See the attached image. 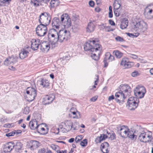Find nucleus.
I'll return each instance as SVG.
<instances>
[{"mask_svg": "<svg viewBox=\"0 0 153 153\" xmlns=\"http://www.w3.org/2000/svg\"><path fill=\"white\" fill-rule=\"evenodd\" d=\"M121 1L120 0H116L114 3V9L120 10L121 6Z\"/></svg>", "mask_w": 153, "mask_h": 153, "instance_id": "obj_29", "label": "nucleus"}, {"mask_svg": "<svg viewBox=\"0 0 153 153\" xmlns=\"http://www.w3.org/2000/svg\"><path fill=\"white\" fill-rule=\"evenodd\" d=\"M15 134V133L14 131L11 132L9 133L6 134V136L7 137H9L11 136H13Z\"/></svg>", "mask_w": 153, "mask_h": 153, "instance_id": "obj_57", "label": "nucleus"}, {"mask_svg": "<svg viewBox=\"0 0 153 153\" xmlns=\"http://www.w3.org/2000/svg\"><path fill=\"white\" fill-rule=\"evenodd\" d=\"M115 39L117 41H119L120 42H122L124 41V39L121 37L118 36L115 38Z\"/></svg>", "mask_w": 153, "mask_h": 153, "instance_id": "obj_54", "label": "nucleus"}, {"mask_svg": "<svg viewBox=\"0 0 153 153\" xmlns=\"http://www.w3.org/2000/svg\"><path fill=\"white\" fill-rule=\"evenodd\" d=\"M139 60L142 63H144L146 62V61L144 59H139Z\"/></svg>", "mask_w": 153, "mask_h": 153, "instance_id": "obj_64", "label": "nucleus"}, {"mask_svg": "<svg viewBox=\"0 0 153 153\" xmlns=\"http://www.w3.org/2000/svg\"><path fill=\"white\" fill-rule=\"evenodd\" d=\"M57 41L62 42L67 41L70 37L69 31L66 30H60L59 31Z\"/></svg>", "mask_w": 153, "mask_h": 153, "instance_id": "obj_6", "label": "nucleus"}, {"mask_svg": "<svg viewBox=\"0 0 153 153\" xmlns=\"http://www.w3.org/2000/svg\"><path fill=\"white\" fill-rule=\"evenodd\" d=\"M95 28V26L93 22H90L87 27V31L88 32H91L94 30Z\"/></svg>", "mask_w": 153, "mask_h": 153, "instance_id": "obj_27", "label": "nucleus"}, {"mask_svg": "<svg viewBox=\"0 0 153 153\" xmlns=\"http://www.w3.org/2000/svg\"><path fill=\"white\" fill-rule=\"evenodd\" d=\"M147 25L143 21L136 22L133 27V30L137 32L136 37H137L140 34H143L147 30Z\"/></svg>", "mask_w": 153, "mask_h": 153, "instance_id": "obj_4", "label": "nucleus"}, {"mask_svg": "<svg viewBox=\"0 0 153 153\" xmlns=\"http://www.w3.org/2000/svg\"><path fill=\"white\" fill-rule=\"evenodd\" d=\"M59 0H51L50 4L51 8L56 7L59 5Z\"/></svg>", "mask_w": 153, "mask_h": 153, "instance_id": "obj_33", "label": "nucleus"}, {"mask_svg": "<svg viewBox=\"0 0 153 153\" xmlns=\"http://www.w3.org/2000/svg\"><path fill=\"white\" fill-rule=\"evenodd\" d=\"M127 34L128 36H129L130 37H136V35H137V34H136V33H135V35H134L132 33H127Z\"/></svg>", "mask_w": 153, "mask_h": 153, "instance_id": "obj_62", "label": "nucleus"}, {"mask_svg": "<svg viewBox=\"0 0 153 153\" xmlns=\"http://www.w3.org/2000/svg\"><path fill=\"white\" fill-rule=\"evenodd\" d=\"M120 91H122L127 96L130 95L131 92V88L130 86L127 85H121Z\"/></svg>", "mask_w": 153, "mask_h": 153, "instance_id": "obj_14", "label": "nucleus"}, {"mask_svg": "<svg viewBox=\"0 0 153 153\" xmlns=\"http://www.w3.org/2000/svg\"><path fill=\"white\" fill-rule=\"evenodd\" d=\"M105 57L103 61L104 64V67H106L108 65V62H111L114 59V57L109 52H107L106 53Z\"/></svg>", "mask_w": 153, "mask_h": 153, "instance_id": "obj_15", "label": "nucleus"}, {"mask_svg": "<svg viewBox=\"0 0 153 153\" xmlns=\"http://www.w3.org/2000/svg\"><path fill=\"white\" fill-rule=\"evenodd\" d=\"M87 144V140L86 139H84L81 141L80 143V145L82 146H85Z\"/></svg>", "mask_w": 153, "mask_h": 153, "instance_id": "obj_49", "label": "nucleus"}, {"mask_svg": "<svg viewBox=\"0 0 153 153\" xmlns=\"http://www.w3.org/2000/svg\"><path fill=\"white\" fill-rule=\"evenodd\" d=\"M47 26L42 24L38 25L36 28V32L38 36H43L46 34L47 32Z\"/></svg>", "mask_w": 153, "mask_h": 153, "instance_id": "obj_10", "label": "nucleus"}, {"mask_svg": "<svg viewBox=\"0 0 153 153\" xmlns=\"http://www.w3.org/2000/svg\"><path fill=\"white\" fill-rule=\"evenodd\" d=\"M89 5L91 7H93L94 5V3L93 1H90L89 2Z\"/></svg>", "mask_w": 153, "mask_h": 153, "instance_id": "obj_60", "label": "nucleus"}, {"mask_svg": "<svg viewBox=\"0 0 153 153\" xmlns=\"http://www.w3.org/2000/svg\"><path fill=\"white\" fill-rule=\"evenodd\" d=\"M79 26L77 25H74L72 27L73 31L74 32H77L79 29Z\"/></svg>", "mask_w": 153, "mask_h": 153, "instance_id": "obj_47", "label": "nucleus"}, {"mask_svg": "<svg viewBox=\"0 0 153 153\" xmlns=\"http://www.w3.org/2000/svg\"><path fill=\"white\" fill-rule=\"evenodd\" d=\"M48 40L50 41H57V37H56V36L53 34L48 33Z\"/></svg>", "mask_w": 153, "mask_h": 153, "instance_id": "obj_35", "label": "nucleus"}, {"mask_svg": "<svg viewBox=\"0 0 153 153\" xmlns=\"http://www.w3.org/2000/svg\"><path fill=\"white\" fill-rule=\"evenodd\" d=\"M142 91V92L143 93V94L146 93V90L145 88L141 85H137L134 90V92L138 91L139 94L140 91Z\"/></svg>", "mask_w": 153, "mask_h": 153, "instance_id": "obj_25", "label": "nucleus"}, {"mask_svg": "<svg viewBox=\"0 0 153 153\" xmlns=\"http://www.w3.org/2000/svg\"><path fill=\"white\" fill-rule=\"evenodd\" d=\"M13 148L15 149L16 152H19L22 150V144L19 141H15L13 142Z\"/></svg>", "mask_w": 153, "mask_h": 153, "instance_id": "obj_21", "label": "nucleus"}, {"mask_svg": "<svg viewBox=\"0 0 153 153\" xmlns=\"http://www.w3.org/2000/svg\"><path fill=\"white\" fill-rule=\"evenodd\" d=\"M84 49L85 51H89L91 52H98L99 54L101 50V45L96 43L94 40H90L85 43L84 45Z\"/></svg>", "mask_w": 153, "mask_h": 153, "instance_id": "obj_3", "label": "nucleus"}, {"mask_svg": "<svg viewBox=\"0 0 153 153\" xmlns=\"http://www.w3.org/2000/svg\"><path fill=\"white\" fill-rule=\"evenodd\" d=\"M51 17L49 13L45 12L42 13L39 16V22L40 24L48 26L51 22Z\"/></svg>", "mask_w": 153, "mask_h": 153, "instance_id": "obj_5", "label": "nucleus"}, {"mask_svg": "<svg viewBox=\"0 0 153 153\" xmlns=\"http://www.w3.org/2000/svg\"><path fill=\"white\" fill-rule=\"evenodd\" d=\"M38 82L39 85L44 88L48 87L50 84V83L48 80L45 79H41L40 81H39Z\"/></svg>", "mask_w": 153, "mask_h": 153, "instance_id": "obj_23", "label": "nucleus"}, {"mask_svg": "<svg viewBox=\"0 0 153 153\" xmlns=\"http://www.w3.org/2000/svg\"><path fill=\"white\" fill-rule=\"evenodd\" d=\"M136 131L138 133V139L140 142L145 143L149 142L150 138H151L152 135L151 131L145 132L140 126L139 127Z\"/></svg>", "mask_w": 153, "mask_h": 153, "instance_id": "obj_2", "label": "nucleus"}, {"mask_svg": "<svg viewBox=\"0 0 153 153\" xmlns=\"http://www.w3.org/2000/svg\"><path fill=\"white\" fill-rule=\"evenodd\" d=\"M109 146L108 143L107 142L102 143L100 146V149L102 152L103 153H108L109 152L108 150Z\"/></svg>", "mask_w": 153, "mask_h": 153, "instance_id": "obj_22", "label": "nucleus"}, {"mask_svg": "<svg viewBox=\"0 0 153 153\" xmlns=\"http://www.w3.org/2000/svg\"><path fill=\"white\" fill-rule=\"evenodd\" d=\"M138 100L136 97H131L128 99L127 102V106L128 107H131L132 106V103L134 102L135 101Z\"/></svg>", "mask_w": 153, "mask_h": 153, "instance_id": "obj_31", "label": "nucleus"}, {"mask_svg": "<svg viewBox=\"0 0 153 153\" xmlns=\"http://www.w3.org/2000/svg\"><path fill=\"white\" fill-rule=\"evenodd\" d=\"M114 12L115 16L116 17L119 16L120 14L119 10L114 9Z\"/></svg>", "mask_w": 153, "mask_h": 153, "instance_id": "obj_50", "label": "nucleus"}, {"mask_svg": "<svg viewBox=\"0 0 153 153\" xmlns=\"http://www.w3.org/2000/svg\"><path fill=\"white\" fill-rule=\"evenodd\" d=\"M91 57L95 61L98 60L99 59V57L95 53L92 54Z\"/></svg>", "mask_w": 153, "mask_h": 153, "instance_id": "obj_52", "label": "nucleus"}, {"mask_svg": "<svg viewBox=\"0 0 153 153\" xmlns=\"http://www.w3.org/2000/svg\"><path fill=\"white\" fill-rule=\"evenodd\" d=\"M30 111V110L29 109V107L27 106L23 110V113L24 114H29Z\"/></svg>", "mask_w": 153, "mask_h": 153, "instance_id": "obj_48", "label": "nucleus"}, {"mask_svg": "<svg viewBox=\"0 0 153 153\" xmlns=\"http://www.w3.org/2000/svg\"><path fill=\"white\" fill-rule=\"evenodd\" d=\"M128 61V59L126 57L123 58L122 59L121 61L120 65L122 66H123L124 67Z\"/></svg>", "mask_w": 153, "mask_h": 153, "instance_id": "obj_42", "label": "nucleus"}, {"mask_svg": "<svg viewBox=\"0 0 153 153\" xmlns=\"http://www.w3.org/2000/svg\"><path fill=\"white\" fill-rule=\"evenodd\" d=\"M128 57L133 59H136L138 58V56L135 54H132L131 53H128Z\"/></svg>", "mask_w": 153, "mask_h": 153, "instance_id": "obj_45", "label": "nucleus"}, {"mask_svg": "<svg viewBox=\"0 0 153 153\" xmlns=\"http://www.w3.org/2000/svg\"><path fill=\"white\" fill-rule=\"evenodd\" d=\"M38 153H52L51 151H49L46 152L45 150L41 149V150L38 152Z\"/></svg>", "mask_w": 153, "mask_h": 153, "instance_id": "obj_58", "label": "nucleus"}, {"mask_svg": "<svg viewBox=\"0 0 153 153\" xmlns=\"http://www.w3.org/2000/svg\"><path fill=\"white\" fill-rule=\"evenodd\" d=\"M117 128L118 133L122 137L125 138L128 137L132 139H136L137 136L134 134L133 131H130L127 126H118Z\"/></svg>", "mask_w": 153, "mask_h": 153, "instance_id": "obj_1", "label": "nucleus"}, {"mask_svg": "<svg viewBox=\"0 0 153 153\" xmlns=\"http://www.w3.org/2000/svg\"><path fill=\"white\" fill-rule=\"evenodd\" d=\"M131 62L128 61L124 67L125 68H130L131 67Z\"/></svg>", "mask_w": 153, "mask_h": 153, "instance_id": "obj_53", "label": "nucleus"}, {"mask_svg": "<svg viewBox=\"0 0 153 153\" xmlns=\"http://www.w3.org/2000/svg\"><path fill=\"white\" fill-rule=\"evenodd\" d=\"M113 53L116 57L117 58H120L122 57L123 53L119 51H113Z\"/></svg>", "mask_w": 153, "mask_h": 153, "instance_id": "obj_38", "label": "nucleus"}, {"mask_svg": "<svg viewBox=\"0 0 153 153\" xmlns=\"http://www.w3.org/2000/svg\"><path fill=\"white\" fill-rule=\"evenodd\" d=\"M50 48V44L47 42H43L41 44L40 49L42 52H48Z\"/></svg>", "mask_w": 153, "mask_h": 153, "instance_id": "obj_16", "label": "nucleus"}, {"mask_svg": "<svg viewBox=\"0 0 153 153\" xmlns=\"http://www.w3.org/2000/svg\"><path fill=\"white\" fill-rule=\"evenodd\" d=\"M55 98V96L53 94L46 95L43 98L42 103L44 105L49 104L52 102Z\"/></svg>", "mask_w": 153, "mask_h": 153, "instance_id": "obj_13", "label": "nucleus"}, {"mask_svg": "<svg viewBox=\"0 0 153 153\" xmlns=\"http://www.w3.org/2000/svg\"><path fill=\"white\" fill-rule=\"evenodd\" d=\"M153 13V4H147L144 10V15L147 19H152L153 16L152 15Z\"/></svg>", "mask_w": 153, "mask_h": 153, "instance_id": "obj_8", "label": "nucleus"}, {"mask_svg": "<svg viewBox=\"0 0 153 153\" xmlns=\"http://www.w3.org/2000/svg\"><path fill=\"white\" fill-rule=\"evenodd\" d=\"M77 110L74 108H71L70 110V112L72 113L74 116L76 114Z\"/></svg>", "mask_w": 153, "mask_h": 153, "instance_id": "obj_59", "label": "nucleus"}, {"mask_svg": "<svg viewBox=\"0 0 153 153\" xmlns=\"http://www.w3.org/2000/svg\"><path fill=\"white\" fill-rule=\"evenodd\" d=\"M61 22L58 18L55 17L52 20V26L53 28H56L58 29L60 26Z\"/></svg>", "mask_w": 153, "mask_h": 153, "instance_id": "obj_19", "label": "nucleus"}, {"mask_svg": "<svg viewBox=\"0 0 153 153\" xmlns=\"http://www.w3.org/2000/svg\"><path fill=\"white\" fill-rule=\"evenodd\" d=\"M139 75V74L137 71H134L131 74V75L133 77H135Z\"/></svg>", "mask_w": 153, "mask_h": 153, "instance_id": "obj_55", "label": "nucleus"}, {"mask_svg": "<svg viewBox=\"0 0 153 153\" xmlns=\"http://www.w3.org/2000/svg\"><path fill=\"white\" fill-rule=\"evenodd\" d=\"M65 125V129L67 131H69L71 129H73V130H76L75 128L73 126V123L70 120H66L64 121Z\"/></svg>", "mask_w": 153, "mask_h": 153, "instance_id": "obj_17", "label": "nucleus"}, {"mask_svg": "<svg viewBox=\"0 0 153 153\" xmlns=\"http://www.w3.org/2000/svg\"><path fill=\"white\" fill-rule=\"evenodd\" d=\"M113 15L112 13V11H109L108 13V17L110 18H111L113 17Z\"/></svg>", "mask_w": 153, "mask_h": 153, "instance_id": "obj_63", "label": "nucleus"}, {"mask_svg": "<svg viewBox=\"0 0 153 153\" xmlns=\"http://www.w3.org/2000/svg\"><path fill=\"white\" fill-rule=\"evenodd\" d=\"M62 25L65 28H68L71 26V19L67 14H64L61 16Z\"/></svg>", "mask_w": 153, "mask_h": 153, "instance_id": "obj_9", "label": "nucleus"}, {"mask_svg": "<svg viewBox=\"0 0 153 153\" xmlns=\"http://www.w3.org/2000/svg\"><path fill=\"white\" fill-rule=\"evenodd\" d=\"M50 0H41V2L42 3L40 5H46Z\"/></svg>", "mask_w": 153, "mask_h": 153, "instance_id": "obj_51", "label": "nucleus"}, {"mask_svg": "<svg viewBox=\"0 0 153 153\" xmlns=\"http://www.w3.org/2000/svg\"><path fill=\"white\" fill-rule=\"evenodd\" d=\"M109 134L110 135L108 136V137L111 140H113L116 139V135L113 131H111L110 133Z\"/></svg>", "mask_w": 153, "mask_h": 153, "instance_id": "obj_40", "label": "nucleus"}, {"mask_svg": "<svg viewBox=\"0 0 153 153\" xmlns=\"http://www.w3.org/2000/svg\"><path fill=\"white\" fill-rule=\"evenodd\" d=\"M13 142H10L7 143L5 145L3 149L7 152H10L13 149Z\"/></svg>", "mask_w": 153, "mask_h": 153, "instance_id": "obj_20", "label": "nucleus"}, {"mask_svg": "<svg viewBox=\"0 0 153 153\" xmlns=\"http://www.w3.org/2000/svg\"><path fill=\"white\" fill-rule=\"evenodd\" d=\"M139 102V100H137V101H135L134 102L132 103L131 104L132 105L131 107H128V109L131 110H134L136 108L138 105V103Z\"/></svg>", "mask_w": 153, "mask_h": 153, "instance_id": "obj_36", "label": "nucleus"}, {"mask_svg": "<svg viewBox=\"0 0 153 153\" xmlns=\"http://www.w3.org/2000/svg\"><path fill=\"white\" fill-rule=\"evenodd\" d=\"M127 95L125 94L122 91H119L115 94L116 101L117 102L119 103H123L124 100L126 97Z\"/></svg>", "mask_w": 153, "mask_h": 153, "instance_id": "obj_11", "label": "nucleus"}, {"mask_svg": "<svg viewBox=\"0 0 153 153\" xmlns=\"http://www.w3.org/2000/svg\"><path fill=\"white\" fill-rule=\"evenodd\" d=\"M81 139L80 137L79 136H78L75 138V142L77 143H78L79 142Z\"/></svg>", "mask_w": 153, "mask_h": 153, "instance_id": "obj_61", "label": "nucleus"}, {"mask_svg": "<svg viewBox=\"0 0 153 153\" xmlns=\"http://www.w3.org/2000/svg\"><path fill=\"white\" fill-rule=\"evenodd\" d=\"M26 92L27 94L26 99L28 101H31L33 100L36 96V90L32 87L27 88Z\"/></svg>", "mask_w": 153, "mask_h": 153, "instance_id": "obj_7", "label": "nucleus"}, {"mask_svg": "<svg viewBox=\"0 0 153 153\" xmlns=\"http://www.w3.org/2000/svg\"><path fill=\"white\" fill-rule=\"evenodd\" d=\"M102 26L103 27V28H105V30L106 31L108 32L110 31L111 30L110 28V26H107L105 27V26L104 25V24H102L101 25V26Z\"/></svg>", "mask_w": 153, "mask_h": 153, "instance_id": "obj_56", "label": "nucleus"}, {"mask_svg": "<svg viewBox=\"0 0 153 153\" xmlns=\"http://www.w3.org/2000/svg\"><path fill=\"white\" fill-rule=\"evenodd\" d=\"M54 28H53L50 29L48 33L51 34H53L54 35L56 36V37H58V36L59 33V30H57V29L56 30Z\"/></svg>", "mask_w": 153, "mask_h": 153, "instance_id": "obj_37", "label": "nucleus"}, {"mask_svg": "<svg viewBox=\"0 0 153 153\" xmlns=\"http://www.w3.org/2000/svg\"><path fill=\"white\" fill-rule=\"evenodd\" d=\"M57 41H51L50 45V48H54L55 47L57 46L58 43L57 42Z\"/></svg>", "mask_w": 153, "mask_h": 153, "instance_id": "obj_44", "label": "nucleus"}, {"mask_svg": "<svg viewBox=\"0 0 153 153\" xmlns=\"http://www.w3.org/2000/svg\"><path fill=\"white\" fill-rule=\"evenodd\" d=\"M29 53V52L27 51L24 50L21 52L19 54V57L20 59H23L26 58Z\"/></svg>", "mask_w": 153, "mask_h": 153, "instance_id": "obj_32", "label": "nucleus"}, {"mask_svg": "<svg viewBox=\"0 0 153 153\" xmlns=\"http://www.w3.org/2000/svg\"><path fill=\"white\" fill-rule=\"evenodd\" d=\"M31 43V48L34 51L37 50L40 44V40L39 39H32L30 41Z\"/></svg>", "mask_w": 153, "mask_h": 153, "instance_id": "obj_18", "label": "nucleus"}, {"mask_svg": "<svg viewBox=\"0 0 153 153\" xmlns=\"http://www.w3.org/2000/svg\"><path fill=\"white\" fill-rule=\"evenodd\" d=\"M81 115L80 113L79 112L76 111V114H75V116H73V118H74L76 119H79L81 118Z\"/></svg>", "mask_w": 153, "mask_h": 153, "instance_id": "obj_46", "label": "nucleus"}, {"mask_svg": "<svg viewBox=\"0 0 153 153\" xmlns=\"http://www.w3.org/2000/svg\"><path fill=\"white\" fill-rule=\"evenodd\" d=\"M39 146V143L36 141L32 140L30 141V146L31 149L34 150L37 149Z\"/></svg>", "mask_w": 153, "mask_h": 153, "instance_id": "obj_26", "label": "nucleus"}, {"mask_svg": "<svg viewBox=\"0 0 153 153\" xmlns=\"http://www.w3.org/2000/svg\"><path fill=\"white\" fill-rule=\"evenodd\" d=\"M29 126L31 129H35L36 128L37 129L40 127V125H38L37 122L35 120L31 121L29 123Z\"/></svg>", "mask_w": 153, "mask_h": 153, "instance_id": "obj_24", "label": "nucleus"}, {"mask_svg": "<svg viewBox=\"0 0 153 153\" xmlns=\"http://www.w3.org/2000/svg\"><path fill=\"white\" fill-rule=\"evenodd\" d=\"M33 5L36 6H38L41 4V0H33L31 1Z\"/></svg>", "mask_w": 153, "mask_h": 153, "instance_id": "obj_41", "label": "nucleus"}, {"mask_svg": "<svg viewBox=\"0 0 153 153\" xmlns=\"http://www.w3.org/2000/svg\"><path fill=\"white\" fill-rule=\"evenodd\" d=\"M142 91H140L139 94L138 91L134 92L135 95L137 97L140 98H142L143 97L144 95L146 93L143 94V93L142 92Z\"/></svg>", "mask_w": 153, "mask_h": 153, "instance_id": "obj_39", "label": "nucleus"}, {"mask_svg": "<svg viewBox=\"0 0 153 153\" xmlns=\"http://www.w3.org/2000/svg\"><path fill=\"white\" fill-rule=\"evenodd\" d=\"M39 128V129H37V130H40V131H38L39 133H40L41 134L45 135L47 134L48 131V128H46V129L45 128L40 127Z\"/></svg>", "mask_w": 153, "mask_h": 153, "instance_id": "obj_34", "label": "nucleus"}, {"mask_svg": "<svg viewBox=\"0 0 153 153\" xmlns=\"http://www.w3.org/2000/svg\"><path fill=\"white\" fill-rule=\"evenodd\" d=\"M18 57L16 56H11L6 58L4 62L5 65H13L18 61Z\"/></svg>", "mask_w": 153, "mask_h": 153, "instance_id": "obj_12", "label": "nucleus"}, {"mask_svg": "<svg viewBox=\"0 0 153 153\" xmlns=\"http://www.w3.org/2000/svg\"><path fill=\"white\" fill-rule=\"evenodd\" d=\"M9 3L7 0H0V6H4L8 5Z\"/></svg>", "mask_w": 153, "mask_h": 153, "instance_id": "obj_43", "label": "nucleus"}, {"mask_svg": "<svg viewBox=\"0 0 153 153\" xmlns=\"http://www.w3.org/2000/svg\"><path fill=\"white\" fill-rule=\"evenodd\" d=\"M128 22L127 19H124L122 21L120 25V27L122 29L126 28L128 25Z\"/></svg>", "mask_w": 153, "mask_h": 153, "instance_id": "obj_30", "label": "nucleus"}, {"mask_svg": "<svg viewBox=\"0 0 153 153\" xmlns=\"http://www.w3.org/2000/svg\"><path fill=\"white\" fill-rule=\"evenodd\" d=\"M108 137L107 135L105 134H101L100 136L97 137L96 138L95 141L96 143H100L101 141L104 140Z\"/></svg>", "mask_w": 153, "mask_h": 153, "instance_id": "obj_28", "label": "nucleus"}]
</instances>
